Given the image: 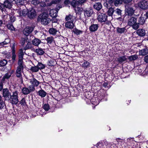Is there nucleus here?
Segmentation results:
<instances>
[{"instance_id": "bb28decb", "label": "nucleus", "mask_w": 148, "mask_h": 148, "mask_svg": "<svg viewBox=\"0 0 148 148\" xmlns=\"http://www.w3.org/2000/svg\"><path fill=\"white\" fill-rule=\"evenodd\" d=\"M116 31L118 33L122 34L126 32V29L125 27L123 28L117 27Z\"/></svg>"}, {"instance_id": "b1692460", "label": "nucleus", "mask_w": 148, "mask_h": 148, "mask_svg": "<svg viewBox=\"0 0 148 148\" xmlns=\"http://www.w3.org/2000/svg\"><path fill=\"white\" fill-rule=\"evenodd\" d=\"M94 8L97 10H99L102 8L101 4L100 2L96 3L93 6Z\"/></svg>"}, {"instance_id": "6e6d98bb", "label": "nucleus", "mask_w": 148, "mask_h": 148, "mask_svg": "<svg viewBox=\"0 0 148 148\" xmlns=\"http://www.w3.org/2000/svg\"><path fill=\"white\" fill-rule=\"evenodd\" d=\"M16 55L14 51H13L12 53V60L13 61V62H14L15 61Z\"/></svg>"}, {"instance_id": "a19ab883", "label": "nucleus", "mask_w": 148, "mask_h": 148, "mask_svg": "<svg viewBox=\"0 0 148 148\" xmlns=\"http://www.w3.org/2000/svg\"><path fill=\"white\" fill-rule=\"evenodd\" d=\"M122 10L119 8H116L114 10V13L120 17L122 16Z\"/></svg>"}, {"instance_id": "c9c22d12", "label": "nucleus", "mask_w": 148, "mask_h": 148, "mask_svg": "<svg viewBox=\"0 0 148 148\" xmlns=\"http://www.w3.org/2000/svg\"><path fill=\"white\" fill-rule=\"evenodd\" d=\"M145 19L144 17H143L142 16L140 17L138 19V23L139 24H139L143 25L145 22Z\"/></svg>"}, {"instance_id": "dca6fc26", "label": "nucleus", "mask_w": 148, "mask_h": 148, "mask_svg": "<svg viewBox=\"0 0 148 148\" xmlns=\"http://www.w3.org/2000/svg\"><path fill=\"white\" fill-rule=\"evenodd\" d=\"M127 14L129 16L133 15L135 11V10L132 7H128L125 9Z\"/></svg>"}, {"instance_id": "79ce46f5", "label": "nucleus", "mask_w": 148, "mask_h": 148, "mask_svg": "<svg viewBox=\"0 0 148 148\" xmlns=\"http://www.w3.org/2000/svg\"><path fill=\"white\" fill-rule=\"evenodd\" d=\"M5 105V103L3 100L2 97L0 95V109L3 108Z\"/></svg>"}, {"instance_id": "09e8293b", "label": "nucleus", "mask_w": 148, "mask_h": 148, "mask_svg": "<svg viewBox=\"0 0 148 148\" xmlns=\"http://www.w3.org/2000/svg\"><path fill=\"white\" fill-rule=\"evenodd\" d=\"M96 146L97 148H103L104 144L103 143L99 142L96 145Z\"/></svg>"}, {"instance_id": "473e14b6", "label": "nucleus", "mask_w": 148, "mask_h": 148, "mask_svg": "<svg viewBox=\"0 0 148 148\" xmlns=\"http://www.w3.org/2000/svg\"><path fill=\"white\" fill-rule=\"evenodd\" d=\"M73 32L74 33V34L77 35H78L82 34L83 31H82L79 30L76 28H75L73 29Z\"/></svg>"}, {"instance_id": "4d7b16f0", "label": "nucleus", "mask_w": 148, "mask_h": 148, "mask_svg": "<svg viewBox=\"0 0 148 148\" xmlns=\"http://www.w3.org/2000/svg\"><path fill=\"white\" fill-rule=\"evenodd\" d=\"M8 16L7 15H3L2 16V18L3 20V21H4L5 23L6 22H7V19L8 18Z\"/></svg>"}, {"instance_id": "c03bdc74", "label": "nucleus", "mask_w": 148, "mask_h": 148, "mask_svg": "<svg viewBox=\"0 0 148 148\" xmlns=\"http://www.w3.org/2000/svg\"><path fill=\"white\" fill-rule=\"evenodd\" d=\"M7 28L11 31L15 30V28L13 26L12 23H9L7 25Z\"/></svg>"}, {"instance_id": "bf43d9fd", "label": "nucleus", "mask_w": 148, "mask_h": 148, "mask_svg": "<svg viewBox=\"0 0 148 148\" xmlns=\"http://www.w3.org/2000/svg\"><path fill=\"white\" fill-rule=\"evenodd\" d=\"M144 59L145 62L146 63H148V55L145 56Z\"/></svg>"}, {"instance_id": "c85d7f7f", "label": "nucleus", "mask_w": 148, "mask_h": 148, "mask_svg": "<svg viewBox=\"0 0 148 148\" xmlns=\"http://www.w3.org/2000/svg\"><path fill=\"white\" fill-rule=\"evenodd\" d=\"M38 95L41 97H44L46 95L47 93L42 89L39 90L38 92Z\"/></svg>"}, {"instance_id": "20e7f679", "label": "nucleus", "mask_w": 148, "mask_h": 148, "mask_svg": "<svg viewBox=\"0 0 148 148\" xmlns=\"http://www.w3.org/2000/svg\"><path fill=\"white\" fill-rule=\"evenodd\" d=\"M35 90V88L34 86H29L28 87H24L22 89V92L24 95H27L31 92L34 91Z\"/></svg>"}, {"instance_id": "6ab92c4d", "label": "nucleus", "mask_w": 148, "mask_h": 148, "mask_svg": "<svg viewBox=\"0 0 148 148\" xmlns=\"http://www.w3.org/2000/svg\"><path fill=\"white\" fill-rule=\"evenodd\" d=\"M73 21H67L65 23V27L66 28L72 29L73 28L74 26V24L73 23Z\"/></svg>"}, {"instance_id": "1a4fd4ad", "label": "nucleus", "mask_w": 148, "mask_h": 148, "mask_svg": "<svg viewBox=\"0 0 148 148\" xmlns=\"http://www.w3.org/2000/svg\"><path fill=\"white\" fill-rule=\"evenodd\" d=\"M107 16L106 14L101 13L98 15L97 19L99 22L102 23L106 21L107 20Z\"/></svg>"}, {"instance_id": "5701e85b", "label": "nucleus", "mask_w": 148, "mask_h": 148, "mask_svg": "<svg viewBox=\"0 0 148 148\" xmlns=\"http://www.w3.org/2000/svg\"><path fill=\"white\" fill-rule=\"evenodd\" d=\"M32 42L33 45L36 46H38L41 42L40 39L37 38H35Z\"/></svg>"}, {"instance_id": "f3484780", "label": "nucleus", "mask_w": 148, "mask_h": 148, "mask_svg": "<svg viewBox=\"0 0 148 148\" xmlns=\"http://www.w3.org/2000/svg\"><path fill=\"white\" fill-rule=\"evenodd\" d=\"M99 27L98 24H92L89 27V29L91 32H94L96 31Z\"/></svg>"}, {"instance_id": "9d476101", "label": "nucleus", "mask_w": 148, "mask_h": 148, "mask_svg": "<svg viewBox=\"0 0 148 148\" xmlns=\"http://www.w3.org/2000/svg\"><path fill=\"white\" fill-rule=\"evenodd\" d=\"M86 0H73L71 2V5L74 7H76L79 5L84 3Z\"/></svg>"}, {"instance_id": "0e129e2a", "label": "nucleus", "mask_w": 148, "mask_h": 148, "mask_svg": "<svg viewBox=\"0 0 148 148\" xmlns=\"http://www.w3.org/2000/svg\"><path fill=\"white\" fill-rule=\"evenodd\" d=\"M70 3L69 0H65L64 1V3L66 5H67Z\"/></svg>"}, {"instance_id": "a211bd4d", "label": "nucleus", "mask_w": 148, "mask_h": 148, "mask_svg": "<svg viewBox=\"0 0 148 148\" xmlns=\"http://www.w3.org/2000/svg\"><path fill=\"white\" fill-rule=\"evenodd\" d=\"M58 12L55 9H52L50 10L49 14L50 16L53 18H55L58 16Z\"/></svg>"}, {"instance_id": "ea45409f", "label": "nucleus", "mask_w": 148, "mask_h": 148, "mask_svg": "<svg viewBox=\"0 0 148 148\" xmlns=\"http://www.w3.org/2000/svg\"><path fill=\"white\" fill-rule=\"evenodd\" d=\"M30 71L32 72H37L38 71L39 69L37 66H32L30 69Z\"/></svg>"}, {"instance_id": "a878e982", "label": "nucleus", "mask_w": 148, "mask_h": 148, "mask_svg": "<svg viewBox=\"0 0 148 148\" xmlns=\"http://www.w3.org/2000/svg\"><path fill=\"white\" fill-rule=\"evenodd\" d=\"M127 58L125 56H123L119 57L117 59V61L119 63H121L123 62L127 61Z\"/></svg>"}, {"instance_id": "864d4df0", "label": "nucleus", "mask_w": 148, "mask_h": 148, "mask_svg": "<svg viewBox=\"0 0 148 148\" xmlns=\"http://www.w3.org/2000/svg\"><path fill=\"white\" fill-rule=\"evenodd\" d=\"M20 103L21 105L23 106H25L26 105V103L25 102V99L24 98H22V99L20 101Z\"/></svg>"}, {"instance_id": "412c9836", "label": "nucleus", "mask_w": 148, "mask_h": 148, "mask_svg": "<svg viewBox=\"0 0 148 148\" xmlns=\"http://www.w3.org/2000/svg\"><path fill=\"white\" fill-rule=\"evenodd\" d=\"M33 45L30 42H28L26 46L24 48V50H26L30 49L32 51H35V49L33 47Z\"/></svg>"}, {"instance_id": "e2e57ef3", "label": "nucleus", "mask_w": 148, "mask_h": 148, "mask_svg": "<svg viewBox=\"0 0 148 148\" xmlns=\"http://www.w3.org/2000/svg\"><path fill=\"white\" fill-rule=\"evenodd\" d=\"M1 53L3 54H4V55H9V56H10V54H9L6 51H4L3 52H1Z\"/></svg>"}, {"instance_id": "9b49d317", "label": "nucleus", "mask_w": 148, "mask_h": 148, "mask_svg": "<svg viewBox=\"0 0 148 148\" xmlns=\"http://www.w3.org/2000/svg\"><path fill=\"white\" fill-rule=\"evenodd\" d=\"M18 64H24L23 61V56L24 53L22 49H21L19 50V53L18 54Z\"/></svg>"}, {"instance_id": "774afa93", "label": "nucleus", "mask_w": 148, "mask_h": 148, "mask_svg": "<svg viewBox=\"0 0 148 148\" xmlns=\"http://www.w3.org/2000/svg\"><path fill=\"white\" fill-rule=\"evenodd\" d=\"M48 65L50 66H52L53 65V64H52V62L51 61H50L48 63Z\"/></svg>"}, {"instance_id": "aec40b11", "label": "nucleus", "mask_w": 148, "mask_h": 148, "mask_svg": "<svg viewBox=\"0 0 148 148\" xmlns=\"http://www.w3.org/2000/svg\"><path fill=\"white\" fill-rule=\"evenodd\" d=\"M35 52L37 55L41 56L43 55L45 53V51L43 50L40 48H39L36 49H35V51H33Z\"/></svg>"}, {"instance_id": "f257e3e1", "label": "nucleus", "mask_w": 148, "mask_h": 148, "mask_svg": "<svg viewBox=\"0 0 148 148\" xmlns=\"http://www.w3.org/2000/svg\"><path fill=\"white\" fill-rule=\"evenodd\" d=\"M17 91L13 92L12 94L7 88L3 89L2 91V95L5 100H7L12 105H16L18 102V95Z\"/></svg>"}, {"instance_id": "f03ea898", "label": "nucleus", "mask_w": 148, "mask_h": 148, "mask_svg": "<svg viewBox=\"0 0 148 148\" xmlns=\"http://www.w3.org/2000/svg\"><path fill=\"white\" fill-rule=\"evenodd\" d=\"M24 64H18V66L15 72L17 78H19L21 83H23V82L22 73L24 68Z\"/></svg>"}, {"instance_id": "052dcab7", "label": "nucleus", "mask_w": 148, "mask_h": 148, "mask_svg": "<svg viewBox=\"0 0 148 148\" xmlns=\"http://www.w3.org/2000/svg\"><path fill=\"white\" fill-rule=\"evenodd\" d=\"M125 3H128L130 2L132 0H122Z\"/></svg>"}, {"instance_id": "37998d69", "label": "nucleus", "mask_w": 148, "mask_h": 148, "mask_svg": "<svg viewBox=\"0 0 148 148\" xmlns=\"http://www.w3.org/2000/svg\"><path fill=\"white\" fill-rule=\"evenodd\" d=\"M10 41V39L9 38L5 39V40L0 43V46L6 45L9 43Z\"/></svg>"}, {"instance_id": "39448f33", "label": "nucleus", "mask_w": 148, "mask_h": 148, "mask_svg": "<svg viewBox=\"0 0 148 148\" xmlns=\"http://www.w3.org/2000/svg\"><path fill=\"white\" fill-rule=\"evenodd\" d=\"M14 1V0H5L3 2L5 8L11 9L12 7Z\"/></svg>"}, {"instance_id": "0eeeda50", "label": "nucleus", "mask_w": 148, "mask_h": 148, "mask_svg": "<svg viewBox=\"0 0 148 148\" xmlns=\"http://www.w3.org/2000/svg\"><path fill=\"white\" fill-rule=\"evenodd\" d=\"M28 17L30 19L34 18L36 15V13L35 10L32 8L31 10H28L27 13Z\"/></svg>"}, {"instance_id": "de8ad7c7", "label": "nucleus", "mask_w": 148, "mask_h": 148, "mask_svg": "<svg viewBox=\"0 0 148 148\" xmlns=\"http://www.w3.org/2000/svg\"><path fill=\"white\" fill-rule=\"evenodd\" d=\"M138 58V56L135 55H132L130 56L128 58L130 61L134 60Z\"/></svg>"}, {"instance_id": "393cba45", "label": "nucleus", "mask_w": 148, "mask_h": 148, "mask_svg": "<svg viewBox=\"0 0 148 148\" xmlns=\"http://www.w3.org/2000/svg\"><path fill=\"white\" fill-rule=\"evenodd\" d=\"M93 13V11L92 9H89L85 11L84 12V15L85 16L89 17L91 16Z\"/></svg>"}, {"instance_id": "4c0bfd02", "label": "nucleus", "mask_w": 148, "mask_h": 148, "mask_svg": "<svg viewBox=\"0 0 148 148\" xmlns=\"http://www.w3.org/2000/svg\"><path fill=\"white\" fill-rule=\"evenodd\" d=\"M37 66L39 70L43 69H45V64H43L41 62H38Z\"/></svg>"}, {"instance_id": "2f4dec72", "label": "nucleus", "mask_w": 148, "mask_h": 148, "mask_svg": "<svg viewBox=\"0 0 148 148\" xmlns=\"http://www.w3.org/2000/svg\"><path fill=\"white\" fill-rule=\"evenodd\" d=\"M114 10L113 8L112 7L110 8H108V10L107 12L108 15L110 16H112L113 13L114 12Z\"/></svg>"}, {"instance_id": "4be33fe9", "label": "nucleus", "mask_w": 148, "mask_h": 148, "mask_svg": "<svg viewBox=\"0 0 148 148\" xmlns=\"http://www.w3.org/2000/svg\"><path fill=\"white\" fill-rule=\"evenodd\" d=\"M137 34L139 36H143L145 35V30L142 29H139L137 31Z\"/></svg>"}, {"instance_id": "680f3d73", "label": "nucleus", "mask_w": 148, "mask_h": 148, "mask_svg": "<svg viewBox=\"0 0 148 148\" xmlns=\"http://www.w3.org/2000/svg\"><path fill=\"white\" fill-rule=\"evenodd\" d=\"M106 24L109 25L111 24V22L110 21H108L107 20L106 21L104 22Z\"/></svg>"}, {"instance_id": "69168bd1", "label": "nucleus", "mask_w": 148, "mask_h": 148, "mask_svg": "<svg viewBox=\"0 0 148 148\" xmlns=\"http://www.w3.org/2000/svg\"><path fill=\"white\" fill-rule=\"evenodd\" d=\"M40 5L42 7H45L46 6V4L44 2H41L40 3Z\"/></svg>"}, {"instance_id": "13d9d810", "label": "nucleus", "mask_w": 148, "mask_h": 148, "mask_svg": "<svg viewBox=\"0 0 148 148\" xmlns=\"http://www.w3.org/2000/svg\"><path fill=\"white\" fill-rule=\"evenodd\" d=\"M16 18L15 16H12L10 17V20L11 23L14 22Z\"/></svg>"}, {"instance_id": "8fccbe9b", "label": "nucleus", "mask_w": 148, "mask_h": 148, "mask_svg": "<svg viewBox=\"0 0 148 148\" xmlns=\"http://www.w3.org/2000/svg\"><path fill=\"white\" fill-rule=\"evenodd\" d=\"M11 74L10 73H7L5 74L3 78V80H4L5 79H8L10 77Z\"/></svg>"}, {"instance_id": "cd10ccee", "label": "nucleus", "mask_w": 148, "mask_h": 148, "mask_svg": "<svg viewBox=\"0 0 148 148\" xmlns=\"http://www.w3.org/2000/svg\"><path fill=\"white\" fill-rule=\"evenodd\" d=\"M57 32L58 31L57 29L53 28H50L49 30V33L53 35H56Z\"/></svg>"}, {"instance_id": "f8f14e48", "label": "nucleus", "mask_w": 148, "mask_h": 148, "mask_svg": "<svg viewBox=\"0 0 148 148\" xmlns=\"http://www.w3.org/2000/svg\"><path fill=\"white\" fill-rule=\"evenodd\" d=\"M27 12L28 10L27 9H24L22 10L21 9H20L18 10L17 12L18 14L17 16H25L27 15Z\"/></svg>"}, {"instance_id": "423d86ee", "label": "nucleus", "mask_w": 148, "mask_h": 148, "mask_svg": "<svg viewBox=\"0 0 148 148\" xmlns=\"http://www.w3.org/2000/svg\"><path fill=\"white\" fill-rule=\"evenodd\" d=\"M138 6L143 10H145L148 8V3L147 1L143 0L138 3Z\"/></svg>"}, {"instance_id": "a18cd8bd", "label": "nucleus", "mask_w": 148, "mask_h": 148, "mask_svg": "<svg viewBox=\"0 0 148 148\" xmlns=\"http://www.w3.org/2000/svg\"><path fill=\"white\" fill-rule=\"evenodd\" d=\"M122 0H115L114 1V4L116 6H117L119 5H121L122 2Z\"/></svg>"}, {"instance_id": "c756f323", "label": "nucleus", "mask_w": 148, "mask_h": 148, "mask_svg": "<svg viewBox=\"0 0 148 148\" xmlns=\"http://www.w3.org/2000/svg\"><path fill=\"white\" fill-rule=\"evenodd\" d=\"M148 53V49L147 48H144L139 51V53L141 55H145Z\"/></svg>"}, {"instance_id": "7c9ffc66", "label": "nucleus", "mask_w": 148, "mask_h": 148, "mask_svg": "<svg viewBox=\"0 0 148 148\" xmlns=\"http://www.w3.org/2000/svg\"><path fill=\"white\" fill-rule=\"evenodd\" d=\"M61 0H53L50 3H47V5L49 6L53 4H58L60 3Z\"/></svg>"}, {"instance_id": "4468645a", "label": "nucleus", "mask_w": 148, "mask_h": 148, "mask_svg": "<svg viewBox=\"0 0 148 148\" xmlns=\"http://www.w3.org/2000/svg\"><path fill=\"white\" fill-rule=\"evenodd\" d=\"M65 20L66 21H74L76 20V17L73 14H69L66 16Z\"/></svg>"}, {"instance_id": "6e6552de", "label": "nucleus", "mask_w": 148, "mask_h": 148, "mask_svg": "<svg viewBox=\"0 0 148 148\" xmlns=\"http://www.w3.org/2000/svg\"><path fill=\"white\" fill-rule=\"evenodd\" d=\"M34 27L33 26H27L26 27L23 31V34L26 36H28L34 30Z\"/></svg>"}, {"instance_id": "f704fd0d", "label": "nucleus", "mask_w": 148, "mask_h": 148, "mask_svg": "<svg viewBox=\"0 0 148 148\" xmlns=\"http://www.w3.org/2000/svg\"><path fill=\"white\" fill-rule=\"evenodd\" d=\"M46 40L47 41V43L49 44H51L54 41V38L52 36L48 37Z\"/></svg>"}, {"instance_id": "e433bc0d", "label": "nucleus", "mask_w": 148, "mask_h": 148, "mask_svg": "<svg viewBox=\"0 0 148 148\" xmlns=\"http://www.w3.org/2000/svg\"><path fill=\"white\" fill-rule=\"evenodd\" d=\"M90 66V63L87 61H85L82 64V67L84 69H86Z\"/></svg>"}, {"instance_id": "338daca9", "label": "nucleus", "mask_w": 148, "mask_h": 148, "mask_svg": "<svg viewBox=\"0 0 148 148\" xmlns=\"http://www.w3.org/2000/svg\"><path fill=\"white\" fill-rule=\"evenodd\" d=\"M61 7H62L61 6H59L58 5H57L56 6V9H55L57 10V12H58L60 9V8H61Z\"/></svg>"}, {"instance_id": "3c124183", "label": "nucleus", "mask_w": 148, "mask_h": 148, "mask_svg": "<svg viewBox=\"0 0 148 148\" xmlns=\"http://www.w3.org/2000/svg\"><path fill=\"white\" fill-rule=\"evenodd\" d=\"M43 108L46 111H48L49 109V106L48 104H45L44 105Z\"/></svg>"}, {"instance_id": "ddd939ff", "label": "nucleus", "mask_w": 148, "mask_h": 148, "mask_svg": "<svg viewBox=\"0 0 148 148\" xmlns=\"http://www.w3.org/2000/svg\"><path fill=\"white\" fill-rule=\"evenodd\" d=\"M30 81L29 82L31 84V86L35 87H37L40 83V82L34 78H32V79H29Z\"/></svg>"}, {"instance_id": "72a5a7b5", "label": "nucleus", "mask_w": 148, "mask_h": 148, "mask_svg": "<svg viewBox=\"0 0 148 148\" xmlns=\"http://www.w3.org/2000/svg\"><path fill=\"white\" fill-rule=\"evenodd\" d=\"M14 1L17 5H23L24 4V0H14Z\"/></svg>"}, {"instance_id": "603ef678", "label": "nucleus", "mask_w": 148, "mask_h": 148, "mask_svg": "<svg viewBox=\"0 0 148 148\" xmlns=\"http://www.w3.org/2000/svg\"><path fill=\"white\" fill-rule=\"evenodd\" d=\"M40 3V1L38 0H33L32 1L31 3L35 5H36L39 4Z\"/></svg>"}, {"instance_id": "7ed1b4c3", "label": "nucleus", "mask_w": 148, "mask_h": 148, "mask_svg": "<svg viewBox=\"0 0 148 148\" xmlns=\"http://www.w3.org/2000/svg\"><path fill=\"white\" fill-rule=\"evenodd\" d=\"M137 19L134 17H131L128 21V25L130 26H132V28L136 30L139 28V24L136 23Z\"/></svg>"}, {"instance_id": "2eb2a0df", "label": "nucleus", "mask_w": 148, "mask_h": 148, "mask_svg": "<svg viewBox=\"0 0 148 148\" xmlns=\"http://www.w3.org/2000/svg\"><path fill=\"white\" fill-rule=\"evenodd\" d=\"M51 21V19L45 16H43L41 18V23L44 25H47Z\"/></svg>"}, {"instance_id": "49530a36", "label": "nucleus", "mask_w": 148, "mask_h": 148, "mask_svg": "<svg viewBox=\"0 0 148 148\" xmlns=\"http://www.w3.org/2000/svg\"><path fill=\"white\" fill-rule=\"evenodd\" d=\"M27 40V38L26 37H22L21 38L20 40V42L21 44L23 46L25 44V41Z\"/></svg>"}, {"instance_id": "58836bf2", "label": "nucleus", "mask_w": 148, "mask_h": 148, "mask_svg": "<svg viewBox=\"0 0 148 148\" xmlns=\"http://www.w3.org/2000/svg\"><path fill=\"white\" fill-rule=\"evenodd\" d=\"M8 63L7 61L4 59L0 60V66L2 67L5 66Z\"/></svg>"}, {"instance_id": "5fc2aeb1", "label": "nucleus", "mask_w": 148, "mask_h": 148, "mask_svg": "<svg viewBox=\"0 0 148 148\" xmlns=\"http://www.w3.org/2000/svg\"><path fill=\"white\" fill-rule=\"evenodd\" d=\"M0 10H1L2 11H5V7H4V4H2L0 2Z\"/></svg>"}]
</instances>
